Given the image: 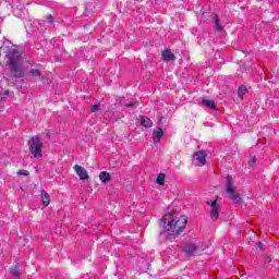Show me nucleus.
<instances>
[{
	"instance_id": "nucleus-1",
	"label": "nucleus",
	"mask_w": 279,
	"mask_h": 279,
	"mask_svg": "<svg viewBox=\"0 0 279 279\" xmlns=\"http://www.w3.org/2000/svg\"><path fill=\"white\" fill-rule=\"evenodd\" d=\"M187 222L189 218L186 216L177 217L173 214H167L160 220L162 232L168 236H178V234L184 232Z\"/></svg>"
},
{
	"instance_id": "nucleus-2",
	"label": "nucleus",
	"mask_w": 279,
	"mask_h": 279,
	"mask_svg": "<svg viewBox=\"0 0 279 279\" xmlns=\"http://www.w3.org/2000/svg\"><path fill=\"white\" fill-rule=\"evenodd\" d=\"M8 66L14 77H23L25 70L23 69V58L21 52L16 49H12L7 54Z\"/></svg>"
},
{
	"instance_id": "nucleus-3",
	"label": "nucleus",
	"mask_w": 279,
	"mask_h": 279,
	"mask_svg": "<svg viewBox=\"0 0 279 279\" xmlns=\"http://www.w3.org/2000/svg\"><path fill=\"white\" fill-rule=\"evenodd\" d=\"M234 180L232 179V175H228L226 178V191L227 195H229L230 199L233 202V204H241L242 198L241 194L236 192V189L234 187Z\"/></svg>"
},
{
	"instance_id": "nucleus-4",
	"label": "nucleus",
	"mask_w": 279,
	"mask_h": 279,
	"mask_svg": "<svg viewBox=\"0 0 279 279\" xmlns=\"http://www.w3.org/2000/svg\"><path fill=\"white\" fill-rule=\"evenodd\" d=\"M28 147L34 158H43V141L39 136H33L28 142Z\"/></svg>"
},
{
	"instance_id": "nucleus-5",
	"label": "nucleus",
	"mask_w": 279,
	"mask_h": 279,
	"mask_svg": "<svg viewBox=\"0 0 279 279\" xmlns=\"http://www.w3.org/2000/svg\"><path fill=\"white\" fill-rule=\"evenodd\" d=\"M207 206H210V219L211 221H217L219 219V210H221V206L217 203V198L211 202H207Z\"/></svg>"
},
{
	"instance_id": "nucleus-6",
	"label": "nucleus",
	"mask_w": 279,
	"mask_h": 279,
	"mask_svg": "<svg viewBox=\"0 0 279 279\" xmlns=\"http://www.w3.org/2000/svg\"><path fill=\"white\" fill-rule=\"evenodd\" d=\"M206 151L204 150L195 153L193 156V163L196 167H204V165H206Z\"/></svg>"
},
{
	"instance_id": "nucleus-7",
	"label": "nucleus",
	"mask_w": 279,
	"mask_h": 279,
	"mask_svg": "<svg viewBox=\"0 0 279 279\" xmlns=\"http://www.w3.org/2000/svg\"><path fill=\"white\" fill-rule=\"evenodd\" d=\"M183 250H184L186 256H193L194 254L197 253V250H199V245H197L195 243H187V244H185Z\"/></svg>"
},
{
	"instance_id": "nucleus-8",
	"label": "nucleus",
	"mask_w": 279,
	"mask_h": 279,
	"mask_svg": "<svg viewBox=\"0 0 279 279\" xmlns=\"http://www.w3.org/2000/svg\"><path fill=\"white\" fill-rule=\"evenodd\" d=\"M74 171L78 175L80 180H88V171L80 165L74 166Z\"/></svg>"
},
{
	"instance_id": "nucleus-9",
	"label": "nucleus",
	"mask_w": 279,
	"mask_h": 279,
	"mask_svg": "<svg viewBox=\"0 0 279 279\" xmlns=\"http://www.w3.org/2000/svg\"><path fill=\"white\" fill-rule=\"evenodd\" d=\"M162 136H165V132L161 128H157L153 132V141L154 143H160L162 141Z\"/></svg>"
},
{
	"instance_id": "nucleus-10",
	"label": "nucleus",
	"mask_w": 279,
	"mask_h": 279,
	"mask_svg": "<svg viewBox=\"0 0 279 279\" xmlns=\"http://www.w3.org/2000/svg\"><path fill=\"white\" fill-rule=\"evenodd\" d=\"M163 62H171L172 60H175V54L171 52V50H163L161 52Z\"/></svg>"
},
{
	"instance_id": "nucleus-11",
	"label": "nucleus",
	"mask_w": 279,
	"mask_h": 279,
	"mask_svg": "<svg viewBox=\"0 0 279 279\" xmlns=\"http://www.w3.org/2000/svg\"><path fill=\"white\" fill-rule=\"evenodd\" d=\"M41 202L45 208L51 204V197H49V193H47L45 190H41Z\"/></svg>"
},
{
	"instance_id": "nucleus-12",
	"label": "nucleus",
	"mask_w": 279,
	"mask_h": 279,
	"mask_svg": "<svg viewBox=\"0 0 279 279\" xmlns=\"http://www.w3.org/2000/svg\"><path fill=\"white\" fill-rule=\"evenodd\" d=\"M99 180L102 181L104 184H108V182H110L111 180L110 173H108L107 171L100 172Z\"/></svg>"
},
{
	"instance_id": "nucleus-13",
	"label": "nucleus",
	"mask_w": 279,
	"mask_h": 279,
	"mask_svg": "<svg viewBox=\"0 0 279 279\" xmlns=\"http://www.w3.org/2000/svg\"><path fill=\"white\" fill-rule=\"evenodd\" d=\"M202 104L206 106V108H210V110H217V105L213 100L203 99Z\"/></svg>"
},
{
	"instance_id": "nucleus-14",
	"label": "nucleus",
	"mask_w": 279,
	"mask_h": 279,
	"mask_svg": "<svg viewBox=\"0 0 279 279\" xmlns=\"http://www.w3.org/2000/svg\"><path fill=\"white\" fill-rule=\"evenodd\" d=\"M214 24L216 32H223V26L220 24L219 15H214Z\"/></svg>"
},
{
	"instance_id": "nucleus-15",
	"label": "nucleus",
	"mask_w": 279,
	"mask_h": 279,
	"mask_svg": "<svg viewBox=\"0 0 279 279\" xmlns=\"http://www.w3.org/2000/svg\"><path fill=\"white\" fill-rule=\"evenodd\" d=\"M141 124L144 126V128H151L154 125V122H151V120L147 117H142L141 118Z\"/></svg>"
},
{
	"instance_id": "nucleus-16",
	"label": "nucleus",
	"mask_w": 279,
	"mask_h": 279,
	"mask_svg": "<svg viewBox=\"0 0 279 279\" xmlns=\"http://www.w3.org/2000/svg\"><path fill=\"white\" fill-rule=\"evenodd\" d=\"M11 276L15 279H21V271L19 270V266L14 265L11 267Z\"/></svg>"
},
{
	"instance_id": "nucleus-17",
	"label": "nucleus",
	"mask_w": 279,
	"mask_h": 279,
	"mask_svg": "<svg viewBox=\"0 0 279 279\" xmlns=\"http://www.w3.org/2000/svg\"><path fill=\"white\" fill-rule=\"evenodd\" d=\"M156 183L159 184V186H165V173L158 174Z\"/></svg>"
},
{
	"instance_id": "nucleus-18",
	"label": "nucleus",
	"mask_w": 279,
	"mask_h": 279,
	"mask_svg": "<svg viewBox=\"0 0 279 279\" xmlns=\"http://www.w3.org/2000/svg\"><path fill=\"white\" fill-rule=\"evenodd\" d=\"M245 93H247V87L245 86H240L238 89V95L240 97V99H243V95H245Z\"/></svg>"
},
{
	"instance_id": "nucleus-19",
	"label": "nucleus",
	"mask_w": 279,
	"mask_h": 279,
	"mask_svg": "<svg viewBox=\"0 0 279 279\" xmlns=\"http://www.w3.org/2000/svg\"><path fill=\"white\" fill-rule=\"evenodd\" d=\"M28 75H32L33 77H40L41 73L40 71L36 70V69H32L29 72H28Z\"/></svg>"
},
{
	"instance_id": "nucleus-20",
	"label": "nucleus",
	"mask_w": 279,
	"mask_h": 279,
	"mask_svg": "<svg viewBox=\"0 0 279 279\" xmlns=\"http://www.w3.org/2000/svg\"><path fill=\"white\" fill-rule=\"evenodd\" d=\"M99 110H101V106L100 105H93L90 112H99Z\"/></svg>"
},
{
	"instance_id": "nucleus-21",
	"label": "nucleus",
	"mask_w": 279,
	"mask_h": 279,
	"mask_svg": "<svg viewBox=\"0 0 279 279\" xmlns=\"http://www.w3.org/2000/svg\"><path fill=\"white\" fill-rule=\"evenodd\" d=\"M124 106L125 108H136V106H138V101L124 104Z\"/></svg>"
},
{
	"instance_id": "nucleus-22",
	"label": "nucleus",
	"mask_w": 279,
	"mask_h": 279,
	"mask_svg": "<svg viewBox=\"0 0 279 279\" xmlns=\"http://www.w3.org/2000/svg\"><path fill=\"white\" fill-rule=\"evenodd\" d=\"M250 167H254V165H256V157L254 156L250 162H248Z\"/></svg>"
},
{
	"instance_id": "nucleus-23",
	"label": "nucleus",
	"mask_w": 279,
	"mask_h": 279,
	"mask_svg": "<svg viewBox=\"0 0 279 279\" xmlns=\"http://www.w3.org/2000/svg\"><path fill=\"white\" fill-rule=\"evenodd\" d=\"M17 173L20 175H29V171H27V170H20Z\"/></svg>"
},
{
	"instance_id": "nucleus-24",
	"label": "nucleus",
	"mask_w": 279,
	"mask_h": 279,
	"mask_svg": "<svg viewBox=\"0 0 279 279\" xmlns=\"http://www.w3.org/2000/svg\"><path fill=\"white\" fill-rule=\"evenodd\" d=\"M47 21L49 22V23H53V15H51V14H49V15H47Z\"/></svg>"
},
{
	"instance_id": "nucleus-25",
	"label": "nucleus",
	"mask_w": 279,
	"mask_h": 279,
	"mask_svg": "<svg viewBox=\"0 0 279 279\" xmlns=\"http://www.w3.org/2000/svg\"><path fill=\"white\" fill-rule=\"evenodd\" d=\"M264 263L266 265H269V263H271V258L269 256H266L265 259H264Z\"/></svg>"
},
{
	"instance_id": "nucleus-26",
	"label": "nucleus",
	"mask_w": 279,
	"mask_h": 279,
	"mask_svg": "<svg viewBox=\"0 0 279 279\" xmlns=\"http://www.w3.org/2000/svg\"><path fill=\"white\" fill-rule=\"evenodd\" d=\"M263 243L262 242H258L257 243V250H260V251H263V250H265L264 247H263Z\"/></svg>"
},
{
	"instance_id": "nucleus-27",
	"label": "nucleus",
	"mask_w": 279,
	"mask_h": 279,
	"mask_svg": "<svg viewBox=\"0 0 279 279\" xmlns=\"http://www.w3.org/2000/svg\"><path fill=\"white\" fill-rule=\"evenodd\" d=\"M0 95H10V90H4V92H1Z\"/></svg>"
}]
</instances>
